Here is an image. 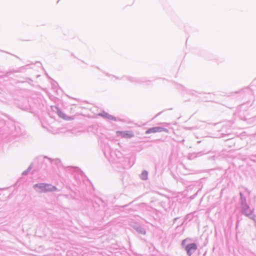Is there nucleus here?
I'll list each match as a JSON object with an SVG mask.
<instances>
[{
    "label": "nucleus",
    "mask_w": 256,
    "mask_h": 256,
    "mask_svg": "<svg viewBox=\"0 0 256 256\" xmlns=\"http://www.w3.org/2000/svg\"><path fill=\"white\" fill-rule=\"evenodd\" d=\"M185 241H186V240H184L182 241V243L184 242H185Z\"/></svg>",
    "instance_id": "obj_7"
},
{
    "label": "nucleus",
    "mask_w": 256,
    "mask_h": 256,
    "mask_svg": "<svg viewBox=\"0 0 256 256\" xmlns=\"http://www.w3.org/2000/svg\"><path fill=\"white\" fill-rule=\"evenodd\" d=\"M168 132V130L162 127H154L152 128H149L146 132V134H150L152 133H156V132Z\"/></svg>",
    "instance_id": "obj_2"
},
{
    "label": "nucleus",
    "mask_w": 256,
    "mask_h": 256,
    "mask_svg": "<svg viewBox=\"0 0 256 256\" xmlns=\"http://www.w3.org/2000/svg\"><path fill=\"white\" fill-rule=\"evenodd\" d=\"M196 245L194 243L187 245L186 248V252L190 256L196 250Z\"/></svg>",
    "instance_id": "obj_4"
},
{
    "label": "nucleus",
    "mask_w": 256,
    "mask_h": 256,
    "mask_svg": "<svg viewBox=\"0 0 256 256\" xmlns=\"http://www.w3.org/2000/svg\"><path fill=\"white\" fill-rule=\"evenodd\" d=\"M141 178L143 180H146L148 178V173L146 172H142L141 174Z\"/></svg>",
    "instance_id": "obj_5"
},
{
    "label": "nucleus",
    "mask_w": 256,
    "mask_h": 256,
    "mask_svg": "<svg viewBox=\"0 0 256 256\" xmlns=\"http://www.w3.org/2000/svg\"><path fill=\"white\" fill-rule=\"evenodd\" d=\"M34 188L39 192H46L56 190L54 186L48 184H36L34 185Z\"/></svg>",
    "instance_id": "obj_1"
},
{
    "label": "nucleus",
    "mask_w": 256,
    "mask_h": 256,
    "mask_svg": "<svg viewBox=\"0 0 256 256\" xmlns=\"http://www.w3.org/2000/svg\"><path fill=\"white\" fill-rule=\"evenodd\" d=\"M116 133L118 136H120L122 138H131L134 136L133 132L131 131H118Z\"/></svg>",
    "instance_id": "obj_3"
},
{
    "label": "nucleus",
    "mask_w": 256,
    "mask_h": 256,
    "mask_svg": "<svg viewBox=\"0 0 256 256\" xmlns=\"http://www.w3.org/2000/svg\"><path fill=\"white\" fill-rule=\"evenodd\" d=\"M61 117H62L64 119L68 120V118H66V116H65L64 114H62V116H60Z\"/></svg>",
    "instance_id": "obj_6"
}]
</instances>
